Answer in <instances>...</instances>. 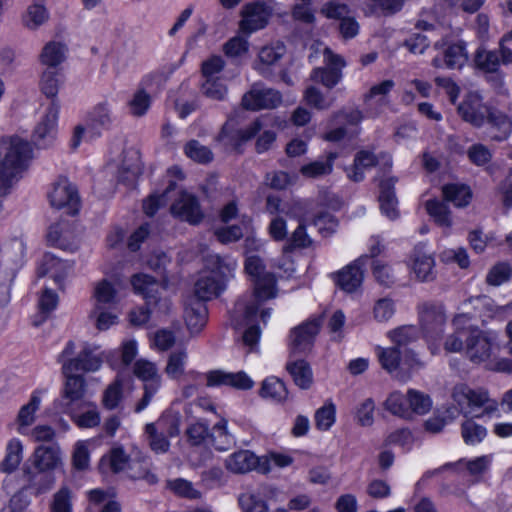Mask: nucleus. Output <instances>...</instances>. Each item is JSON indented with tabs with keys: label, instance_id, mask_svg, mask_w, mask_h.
Masks as SVG:
<instances>
[{
	"label": "nucleus",
	"instance_id": "31",
	"mask_svg": "<svg viewBox=\"0 0 512 512\" xmlns=\"http://www.w3.org/2000/svg\"><path fill=\"white\" fill-rule=\"evenodd\" d=\"M166 422L165 419H159L156 423H148L145 426L149 447L157 454L166 453L170 448L168 436L164 432Z\"/></svg>",
	"mask_w": 512,
	"mask_h": 512
},
{
	"label": "nucleus",
	"instance_id": "7",
	"mask_svg": "<svg viewBox=\"0 0 512 512\" xmlns=\"http://www.w3.org/2000/svg\"><path fill=\"white\" fill-rule=\"evenodd\" d=\"M133 373L143 382L144 394L135 408L136 412H140L149 405L153 396L159 390L161 386V375L156 365L145 359H139L135 362Z\"/></svg>",
	"mask_w": 512,
	"mask_h": 512
},
{
	"label": "nucleus",
	"instance_id": "18",
	"mask_svg": "<svg viewBox=\"0 0 512 512\" xmlns=\"http://www.w3.org/2000/svg\"><path fill=\"white\" fill-rule=\"evenodd\" d=\"M184 318L190 333H199L206 325L208 319L206 304L197 297H187L185 301Z\"/></svg>",
	"mask_w": 512,
	"mask_h": 512
},
{
	"label": "nucleus",
	"instance_id": "57",
	"mask_svg": "<svg viewBox=\"0 0 512 512\" xmlns=\"http://www.w3.org/2000/svg\"><path fill=\"white\" fill-rule=\"evenodd\" d=\"M187 352L185 349L173 351L167 361L165 373L172 379H178L184 374Z\"/></svg>",
	"mask_w": 512,
	"mask_h": 512
},
{
	"label": "nucleus",
	"instance_id": "19",
	"mask_svg": "<svg viewBox=\"0 0 512 512\" xmlns=\"http://www.w3.org/2000/svg\"><path fill=\"white\" fill-rule=\"evenodd\" d=\"M474 63L477 69L485 73L494 74L491 78L493 85L502 88L503 78L499 73L500 58L497 50H487L483 47L478 48L475 52Z\"/></svg>",
	"mask_w": 512,
	"mask_h": 512
},
{
	"label": "nucleus",
	"instance_id": "44",
	"mask_svg": "<svg viewBox=\"0 0 512 512\" xmlns=\"http://www.w3.org/2000/svg\"><path fill=\"white\" fill-rule=\"evenodd\" d=\"M116 290L114 286L107 280L97 283L94 290L95 312L101 309L111 310L117 304Z\"/></svg>",
	"mask_w": 512,
	"mask_h": 512
},
{
	"label": "nucleus",
	"instance_id": "33",
	"mask_svg": "<svg viewBox=\"0 0 512 512\" xmlns=\"http://www.w3.org/2000/svg\"><path fill=\"white\" fill-rule=\"evenodd\" d=\"M68 48L60 41L47 42L39 54V61L49 70L60 66L67 58Z\"/></svg>",
	"mask_w": 512,
	"mask_h": 512
},
{
	"label": "nucleus",
	"instance_id": "64",
	"mask_svg": "<svg viewBox=\"0 0 512 512\" xmlns=\"http://www.w3.org/2000/svg\"><path fill=\"white\" fill-rule=\"evenodd\" d=\"M51 512H72V495L67 487H62L53 495Z\"/></svg>",
	"mask_w": 512,
	"mask_h": 512
},
{
	"label": "nucleus",
	"instance_id": "35",
	"mask_svg": "<svg viewBox=\"0 0 512 512\" xmlns=\"http://www.w3.org/2000/svg\"><path fill=\"white\" fill-rule=\"evenodd\" d=\"M71 232L69 223L60 221L49 226L47 233V242L49 245L58 247L63 250L74 251L77 246L70 241Z\"/></svg>",
	"mask_w": 512,
	"mask_h": 512
},
{
	"label": "nucleus",
	"instance_id": "11",
	"mask_svg": "<svg viewBox=\"0 0 512 512\" xmlns=\"http://www.w3.org/2000/svg\"><path fill=\"white\" fill-rule=\"evenodd\" d=\"M419 319L421 329L426 338L437 339L443 334L446 315L442 304H422L419 308Z\"/></svg>",
	"mask_w": 512,
	"mask_h": 512
},
{
	"label": "nucleus",
	"instance_id": "32",
	"mask_svg": "<svg viewBox=\"0 0 512 512\" xmlns=\"http://www.w3.org/2000/svg\"><path fill=\"white\" fill-rule=\"evenodd\" d=\"M481 98H467L458 104V113L462 119L476 127H480L488 112L487 106L480 102Z\"/></svg>",
	"mask_w": 512,
	"mask_h": 512
},
{
	"label": "nucleus",
	"instance_id": "3",
	"mask_svg": "<svg viewBox=\"0 0 512 512\" xmlns=\"http://www.w3.org/2000/svg\"><path fill=\"white\" fill-rule=\"evenodd\" d=\"M131 284L136 293L142 295L145 299V305L137 310L130 312V322L133 325H143L150 319V314L160 303L158 281L147 274H135L131 278Z\"/></svg>",
	"mask_w": 512,
	"mask_h": 512
},
{
	"label": "nucleus",
	"instance_id": "9",
	"mask_svg": "<svg viewBox=\"0 0 512 512\" xmlns=\"http://www.w3.org/2000/svg\"><path fill=\"white\" fill-rule=\"evenodd\" d=\"M272 15V9L263 1L246 3L241 10L240 30L251 34L265 28Z\"/></svg>",
	"mask_w": 512,
	"mask_h": 512
},
{
	"label": "nucleus",
	"instance_id": "1",
	"mask_svg": "<svg viewBox=\"0 0 512 512\" xmlns=\"http://www.w3.org/2000/svg\"><path fill=\"white\" fill-rule=\"evenodd\" d=\"M31 144L12 136L0 140V197L7 195L32 159Z\"/></svg>",
	"mask_w": 512,
	"mask_h": 512
},
{
	"label": "nucleus",
	"instance_id": "62",
	"mask_svg": "<svg viewBox=\"0 0 512 512\" xmlns=\"http://www.w3.org/2000/svg\"><path fill=\"white\" fill-rule=\"evenodd\" d=\"M210 261L213 267L209 273H215L217 277L223 279L224 283L236 268L234 260L220 255L211 256Z\"/></svg>",
	"mask_w": 512,
	"mask_h": 512
},
{
	"label": "nucleus",
	"instance_id": "29",
	"mask_svg": "<svg viewBox=\"0 0 512 512\" xmlns=\"http://www.w3.org/2000/svg\"><path fill=\"white\" fill-rule=\"evenodd\" d=\"M337 152L330 151L325 158L311 161L300 168V174L309 179H318L330 175L333 172L334 162L338 158Z\"/></svg>",
	"mask_w": 512,
	"mask_h": 512
},
{
	"label": "nucleus",
	"instance_id": "28",
	"mask_svg": "<svg viewBox=\"0 0 512 512\" xmlns=\"http://www.w3.org/2000/svg\"><path fill=\"white\" fill-rule=\"evenodd\" d=\"M340 77V71L336 69H314L311 74L313 84L306 86L304 96H321L322 91L319 89L318 85L321 84L327 88H332L338 83Z\"/></svg>",
	"mask_w": 512,
	"mask_h": 512
},
{
	"label": "nucleus",
	"instance_id": "6",
	"mask_svg": "<svg viewBox=\"0 0 512 512\" xmlns=\"http://www.w3.org/2000/svg\"><path fill=\"white\" fill-rule=\"evenodd\" d=\"M50 205L56 209H66L69 215H76L80 209V197L76 186L66 177H59L48 192Z\"/></svg>",
	"mask_w": 512,
	"mask_h": 512
},
{
	"label": "nucleus",
	"instance_id": "52",
	"mask_svg": "<svg viewBox=\"0 0 512 512\" xmlns=\"http://www.w3.org/2000/svg\"><path fill=\"white\" fill-rule=\"evenodd\" d=\"M166 78L162 73H150L142 78L134 96H151L162 92Z\"/></svg>",
	"mask_w": 512,
	"mask_h": 512
},
{
	"label": "nucleus",
	"instance_id": "20",
	"mask_svg": "<svg viewBox=\"0 0 512 512\" xmlns=\"http://www.w3.org/2000/svg\"><path fill=\"white\" fill-rule=\"evenodd\" d=\"M275 488L264 487L262 490L245 492L239 495L238 504L242 512H269L266 499H271Z\"/></svg>",
	"mask_w": 512,
	"mask_h": 512
},
{
	"label": "nucleus",
	"instance_id": "25",
	"mask_svg": "<svg viewBox=\"0 0 512 512\" xmlns=\"http://www.w3.org/2000/svg\"><path fill=\"white\" fill-rule=\"evenodd\" d=\"M224 286L223 279L217 277L215 273H207L200 276L195 282L194 294L191 296L197 297L205 303L217 297L224 289Z\"/></svg>",
	"mask_w": 512,
	"mask_h": 512
},
{
	"label": "nucleus",
	"instance_id": "2",
	"mask_svg": "<svg viewBox=\"0 0 512 512\" xmlns=\"http://www.w3.org/2000/svg\"><path fill=\"white\" fill-rule=\"evenodd\" d=\"M245 271L254 286L255 301L245 304L236 303V311L243 312L247 324L253 323L257 317L261 302L276 297V278L266 271L263 260L258 255H249L245 259Z\"/></svg>",
	"mask_w": 512,
	"mask_h": 512
},
{
	"label": "nucleus",
	"instance_id": "26",
	"mask_svg": "<svg viewBox=\"0 0 512 512\" xmlns=\"http://www.w3.org/2000/svg\"><path fill=\"white\" fill-rule=\"evenodd\" d=\"M396 183L395 178H388L380 181L379 184V203L381 212L386 215L389 219L394 220L399 216L397 209V198L394 191Z\"/></svg>",
	"mask_w": 512,
	"mask_h": 512
},
{
	"label": "nucleus",
	"instance_id": "49",
	"mask_svg": "<svg viewBox=\"0 0 512 512\" xmlns=\"http://www.w3.org/2000/svg\"><path fill=\"white\" fill-rule=\"evenodd\" d=\"M177 187L176 181L170 180L168 186L161 194H152L143 202V210L147 216H154L161 206L166 205L169 200L170 193L175 191Z\"/></svg>",
	"mask_w": 512,
	"mask_h": 512
},
{
	"label": "nucleus",
	"instance_id": "5",
	"mask_svg": "<svg viewBox=\"0 0 512 512\" xmlns=\"http://www.w3.org/2000/svg\"><path fill=\"white\" fill-rule=\"evenodd\" d=\"M41 106L44 108V114L34 129L32 139L38 148H47L56 139L60 103L57 98H46Z\"/></svg>",
	"mask_w": 512,
	"mask_h": 512
},
{
	"label": "nucleus",
	"instance_id": "63",
	"mask_svg": "<svg viewBox=\"0 0 512 512\" xmlns=\"http://www.w3.org/2000/svg\"><path fill=\"white\" fill-rule=\"evenodd\" d=\"M512 277V267L506 262H500L494 265L486 276L487 284L491 286H500Z\"/></svg>",
	"mask_w": 512,
	"mask_h": 512
},
{
	"label": "nucleus",
	"instance_id": "60",
	"mask_svg": "<svg viewBox=\"0 0 512 512\" xmlns=\"http://www.w3.org/2000/svg\"><path fill=\"white\" fill-rule=\"evenodd\" d=\"M311 243L312 240L306 232V226L300 223L290 238L287 239V243L283 247V252L289 253L298 248H307Z\"/></svg>",
	"mask_w": 512,
	"mask_h": 512
},
{
	"label": "nucleus",
	"instance_id": "40",
	"mask_svg": "<svg viewBox=\"0 0 512 512\" xmlns=\"http://www.w3.org/2000/svg\"><path fill=\"white\" fill-rule=\"evenodd\" d=\"M486 116L493 130L492 139L496 141L506 140L512 132V122L509 117L501 111L492 108H488Z\"/></svg>",
	"mask_w": 512,
	"mask_h": 512
},
{
	"label": "nucleus",
	"instance_id": "10",
	"mask_svg": "<svg viewBox=\"0 0 512 512\" xmlns=\"http://www.w3.org/2000/svg\"><path fill=\"white\" fill-rule=\"evenodd\" d=\"M26 245L21 238H12L0 249V275H9L14 279L17 271L23 266Z\"/></svg>",
	"mask_w": 512,
	"mask_h": 512
},
{
	"label": "nucleus",
	"instance_id": "17",
	"mask_svg": "<svg viewBox=\"0 0 512 512\" xmlns=\"http://www.w3.org/2000/svg\"><path fill=\"white\" fill-rule=\"evenodd\" d=\"M367 259L368 257H360L335 275V282L339 288L352 293L361 286L364 278L363 266Z\"/></svg>",
	"mask_w": 512,
	"mask_h": 512
},
{
	"label": "nucleus",
	"instance_id": "4",
	"mask_svg": "<svg viewBox=\"0 0 512 512\" xmlns=\"http://www.w3.org/2000/svg\"><path fill=\"white\" fill-rule=\"evenodd\" d=\"M497 335L492 331H483L476 326L468 325L465 340V354L476 364L490 359L496 345Z\"/></svg>",
	"mask_w": 512,
	"mask_h": 512
},
{
	"label": "nucleus",
	"instance_id": "54",
	"mask_svg": "<svg viewBox=\"0 0 512 512\" xmlns=\"http://www.w3.org/2000/svg\"><path fill=\"white\" fill-rule=\"evenodd\" d=\"M426 210L435 222L442 227L452 225L451 212L448 206L439 200L433 199L426 202Z\"/></svg>",
	"mask_w": 512,
	"mask_h": 512
},
{
	"label": "nucleus",
	"instance_id": "8",
	"mask_svg": "<svg viewBox=\"0 0 512 512\" xmlns=\"http://www.w3.org/2000/svg\"><path fill=\"white\" fill-rule=\"evenodd\" d=\"M63 374L65 382L60 397L53 402V409L57 413L70 414L73 410V405L84 398L87 384L82 375H74L73 373Z\"/></svg>",
	"mask_w": 512,
	"mask_h": 512
},
{
	"label": "nucleus",
	"instance_id": "53",
	"mask_svg": "<svg viewBox=\"0 0 512 512\" xmlns=\"http://www.w3.org/2000/svg\"><path fill=\"white\" fill-rule=\"evenodd\" d=\"M40 1L35 0V3L28 7L26 14L23 16V24L28 29L35 30L48 19V12L42 4L38 3Z\"/></svg>",
	"mask_w": 512,
	"mask_h": 512
},
{
	"label": "nucleus",
	"instance_id": "12",
	"mask_svg": "<svg viewBox=\"0 0 512 512\" xmlns=\"http://www.w3.org/2000/svg\"><path fill=\"white\" fill-rule=\"evenodd\" d=\"M453 399L463 408L466 404L471 408L467 414H473L474 408L484 407L483 414L490 415L497 410V402L490 400L487 391L479 389L473 390L468 386L461 385L456 387L453 392Z\"/></svg>",
	"mask_w": 512,
	"mask_h": 512
},
{
	"label": "nucleus",
	"instance_id": "13",
	"mask_svg": "<svg viewBox=\"0 0 512 512\" xmlns=\"http://www.w3.org/2000/svg\"><path fill=\"white\" fill-rule=\"evenodd\" d=\"M225 66L221 56H211L202 63L201 71L205 78L202 84V92L206 96H223L227 93V88L223 81L215 76L219 74Z\"/></svg>",
	"mask_w": 512,
	"mask_h": 512
},
{
	"label": "nucleus",
	"instance_id": "37",
	"mask_svg": "<svg viewBox=\"0 0 512 512\" xmlns=\"http://www.w3.org/2000/svg\"><path fill=\"white\" fill-rule=\"evenodd\" d=\"M66 266V263L61 261L58 257L51 253H46L37 269V273L39 277L50 275L55 283L61 286L66 276Z\"/></svg>",
	"mask_w": 512,
	"mask_h": 512
},
{
	"label": "nucleus",
	"instance_id": "24",
	"mask_svg": "<svg viewBox=\"0 0 512 512\" xmlns=\"http://www.w3.org/2000/svg\"><path fill=\"white\" fill-rule=\"evenodd\" d=\"M361 120L362 114L357 109H343L336 112L333 115V122L340 126L327 132L324 139L330 142H338L342 140L347 134L344 124L357 125Z\"/></svg>",
	"mask_w": 512,
	"mask_h": 512
},
{
	"label": "nucleus",
	"instance_id": "36",
	"mask_svg": "<svg viewBox=\"0 0 512 512\" xmlns=\"http://www.w3.org/2000/svg\"><path fill=\"white\" fill-rule=\"evenodd\" d=\"M378 159L376 155L367 150H361L356 153L352 166L346 168L347 176L354 182H360L364 179V170L376 166Z\"/></svg>",
	"mask_w": 512,
	"mask_h": 512
},
{
	"label": "nucleus",
	"instance_id": "39",
	"mask_svg": "<svg viewBox=\"0 0 512 512\" xmlns=\"http://www.w3.org/2000/svg\"><path fill=\"white\" fill-rule=\"evenodd\" d=\"M258 458L249 450H240L225 460L226 468L236 474H244L254 469Z\"/></svg>",
	"mask_w": 512,
	"mask_h": 512
},
{
	"label": "nucleus",
	"instance_id": "61",
	"mask_svg": "<svg viewBox=\"0 0 512 512\" xmlns=\"http://www.w3.org/2000/svg\"><path fill=\"white\" fill-rule=\"evenodd\" d=\"M41 403L40 396L34 392L29 402L23 405L18 413L17 422L20 426H30L35 420V413L39 409Z\"/></svg>",
	"mask_w": 512,
	"mask_h": 512
},
{
	"label": "nucleus",
	"instance_id": "14",
	"mask_svg": "<svg viewBox=\"0 0 512 512\" xmlns=\"http://www.w3.org/2000/svg\"><path fill=\"white\" fill-rule=\"evenodd\" d=\"M320 322L316 319L305 322L294 328L290 333V356L306 354L313 346L319 332Z\"/></svg>",
	"mask_w": 512,
	"mask_h": 512
},
{
	"label": "nucleus",
	"instance_id": "16",
	"mask_svg": "<svg viewBox=\"0 0 512 512\" xmlns=\"http://www.w3.org/2000/svg\"><path fill=\"white\" fill-rule=\"evenodd\" d=\"M208 387L229 386L240 390H249L253 387L254 382L243 371L236 373L225 372L223 370H212L206 374Z\"/></svg>",
	"mask_w": 512,
	"mask_h": 512
},
{
	"label": "nucleus",
	"instance_id": "47",
	"mask_svg": "<svg viewBox=\"0 0 512 512\" xmlns=\"http://www.w3.org/2000/svg\"><path fill=\"white\" fill-rule=\"evenodd\" d=\"M260 395L263 398H270L276 402H283L287 399L288 390L281 379L272 376L263 381Z\"/></svg>",
	"mask_w": 512,
	"mask_h": 512
},
{
	"label": "nucleus",
	"instance_id": "50",
	"mask_svg": "<svg viewBox=\"0 0 512 512\" xmlns=\"http://www.w3.org/2000/svg\"><path fill=\"white\" fill-rule=\"evenodd\" d=\"M491 461H492V456L491 455H483V456H480V457H476L472 460H464V459H460L459 461L455 462V463H446L444 464L440 470H446V469H450V468H457L461 465H465L467 471L471 474V475H480L482 473H484L485 471H487V469L489 468L490 464H491Z\"/></svg>",
	"mask_w": 512,
	"mask_h": 512
},
{
	"label": "nucleus",
	"instance_id": "42",
	"mask_svg": "<svg viewBox=\"0 0 512 512\" xmlns=\"http://www.w3.org/2000/svg\"><path fill=\"white\" fill-rule=\"evenodd\" d=\"M442 194L445 201L451 202L458 208L468 206L472 199V191L465 184H446L442 187Z\"/></svg>",
	"mask_w": 512,
	"mask_h": 512
},
{
	"label": "nucleus",
	"instance_id": "56",
	"mask_svg": "<svg viewBox=\"0 0 512 512\" xmlns=\"http://www.w3.org/2000/svg\"><path fill=\"white\" fill-rule=\"evenodd\" d=\"M7 452L2 461V470L11 473L19 466L22 460V444L17 439H12L7 445Z\"/></svg>",
	"mask_w": 512,
	"mask_h": 512
},
{
	"label": "nucleus",
	"instance_id": "34",
	"mask_svg": "<svg viewBox=\"0 0 512 512\" xmlns=\"http://www.w3.org/2000/svg\"><path fill=\"white\" fill-rule=\"evenodd\" d=\"M23 472L27 482L25 489L34 490L36 495L46 493L54 486L55 477L51 471H33L30 467H25Z\"/></svg>",
	"mask_w": 512,
	"mask_h": 512
},
{
	"label": "nucleus",
	"instance_id": "22",
	"mask_svg": "<svg viewBox=\"0 0 512 512\" xmlns=\"http://www.w3.org/2000/svg\"><path fill=\"white\" fill-rule=\"evenodd\" d=\"M376 351L381 367L385 371L389 374L395 373V378L402 382L410 378V373L402 372V368L400 367L402 363V350L393 346L388 348L378 347Z\"/></svg>",
	"mask_w": 512,
	"mask_h": 512
},
{
	"label": "nucleus",
	"instance_id": "51",
	"mask_svg": "<svg viewBox=\"0 0 512 512\" xmlns=\"http://www.w3.org/2000/svg\"><path fill=\"white\" fill-rule=\"evenodd\" d=\"M461 436L465 444L476 445L485 439L487 429L470 418L461 424Z\"/></svg>",
	"mask_w": 512,
	"mask_h": 512
},
{
	"label": "nucleus",
	"instance_id": "21",
	"mask_svg": "<svg viewBox=\"0 0 512 512\" xmlns=\"http://www.w3.org/2000/svg\"><path fill=\"white\" fill-rule=\"evenodd\" d=\"M35 470L53 471L62 464L61 451L58 445H40L31 456Z\"/></svg>",
	"mask_w": 512,
	"mask_h": 512
},
{
	"label": "nucleus",
	"instance_id": "58",
	"mask_svg": "<svg viewBox=\"0 0 512 512\" xmlns=\"http://www.w3.org/2000/svg\"><path fill=\"white\" fill-rule=\"evenodd\" d=\"M408 404L411 415L413 413L423 415L430 411L432 407V400L428 394L415 389H409Z\"/></svg>",
	"mask_w": 512,
	"mask_h": 512
},
{
	"label": "nucleus",
	"instance_id": "41",
	"mask_svg": "<svg viewBox=\"0 0 512 512\" xmlns=\"http://www.w3.org/2000/svg\"><path fill=\"white\" fill-rule=\"evenodd\" d=\"M130 456L125 452L122 447H114L110 452L100 459L99 469L105 473L111 471L112 473L122 472L128 465Z\"/></svg>",
	"mask_w": 512,
	"mask_h": 512
},
{
	"label": "nucleus",
	"instance_id": "59",
	"mask_svg": "<svg viewBox=\"0 0 512 512\" xmlns=\"http://www.w3.org/2000/svg\"><path fill=\"white\" fill-rule=\"evenodd\" d=\"M286 53V47L282 42H276L261 48L258 53L259 62L263 65L276 64Z\"/></svg>",
	"mask_w": 512,
	"mask_h": 512
},
{
	"label": "nucleus",
	"instance_id": "43",
	"mask_svg": "<svg viewBox=\"0 0 512 512\" xmlns=\"http://www.w3.org/2000/svg\"><path fill=\"white\" fill-rule=\"evenodd\" d=\"M435 261L431 255L415 250L413 256V271L416 277L423 282L434 280L436 274L434 271Z\"/></svg>",
	"mask_w": 512,
	"mask_h": 512
},
{
	"label": "nucleus",
	"instance_id": "46",
	"mask_svg": "<svg viewBox=\"0 0 512 512\" xmlns=\"http://www.w3.org/2000/svg\"><path fill=\"white\" fill-rule=\"evenodd\" d=\"M57 305L58 295L53 290L45 288L38 301L39 312L37 315H35L32 324L35 327L40 326L49 318L50 314L56 309Z\"/></svg>",
	"mask_w": 512,
	"mask_h": 512
},
{
	"label": "nucleus",
	"instance_id": "45",
	"mask_svg": "<svg viewBox=\"0 0 512 512\" xmlns=\"http://www.w3.org/2000/svg\"><path fill=\"white\" fill-rule=\"evenodd\" d=\"M87 127L95 135H100L103 130L111 127L112 117L105 104L96 106L87 116Z\"/></svg>",
	"mask_w": 512,
	"mask_h": 512
},
{
	"label": "nucleus",
	"instance_id": "38",
	"mask_svg": "<svg viewBox=\"0 0 512 512\" xmlns=\"http://www.w3.org/2000/svg\"><path fill=\"white\" fill-rule=\"evenodd\" d=\"M286 370L299 388L306 390L311 387L313 373L308 362L303 359L290 360L286 364Z\"/></svg>",
	"mask_w": 512,
	"mask_h": 512
},
{
	"label": "nucleus",
	"instance_id": "15",
	"mask_svg": "<svg viewBox=\"0 0 512 512\" xmlns=\"http://www.w3.org/2000/svg\"><path fill=\"white\" fill-rule=\"evenodd\" d=\"M170 210L174 216L192 225L199 224L204 218L198 199L184 191L179 194Z\"/></svg>",
	"mask_w": 512,
	"mask_h": 512
},
{
	"label": "nucleus",
	"instance_id": "23",
	"mask_svg": "<svg viewBox=\"0 0 512 512\" xmlns=\"http://www.w3.org/2000/svg\"><path fill=\"white\" fill-rule=\"evenodd\" d=\"M468 56L462 42L450 44L441 56H436L432 64L436 68L459 69L467 62Z\"/></svg>",
	"mask_w": 512,
	"mask_h": 512
},
{
	"label": "nucleus",
	"instance_id": "30",
	"mask_svg": "<svg viewBox=\"0 0 512 512\" xmlns=\"http://www.w3.org/2000/svg\"><path fill=\"white\" fill-rule=\"evenodd\" d=\"M471 320L469 314L462 313L458 314L453 319V325L455 327V332L449 335L446 338L444 343V348L448 352H460L462 350L465 351V341L463 337L466 338L468 335V325L467 323Z\"/></svg>",
	"mask_w": 512,
	"mask_h": 512
},
{
	"label": "nucleus",
	"instance_id": "27",
	"mask_svg": "<svg viewBox=\"0 0 512 512\" xmlns=\"http://www.w3.org/2000/svg\"><path fill=\"white\" fill-rule=\"evenodd\" d=\"M102 364L101 358L91 349L84 348L77 357L64 362V373H74L77 371L94 372Z\"/></svg>",
	"mask_w": 512,
	"mask_h": 512
},
{
	"label": "nucleus",
	"instance_id": "48",
	"mask_svg": "<svg viewBox=\"0 0 512 512\" xmlns=\"http://www.w3.org/2000/svg\"><path fill=\"white\" fill-rule=\"evenodd\" d=\"M384 407L387 411L395 416L409 419L411 418V411L408 404V395L404 396L399 391L392 392L384 402Z\"/></svg>",
	"mask_w": 512,
	"mask_h": 512
},
{
	"label": "nucleus",
	"instance_id": "55",
	"mask_svg": "<svg viewBox=\"0 0 512 512\" xmlns=\"http://www.w3.org/2000/svg\"><path fill=\"white\" fill-rule=\"evenodd\" d=\"M389 338L395 344L394 347L405 348L418 339V329L415 326H401L388 333Z\"/></svg>",
	"mask_w": 512,
	"mask_h": 512
}]
</instances>
